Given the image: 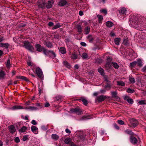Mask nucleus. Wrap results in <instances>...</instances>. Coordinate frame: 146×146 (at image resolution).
<instances>
[{
	"label": "nucleus",
	"mask_w": 146,
	"mask_h": 146,
	"mask_svg": "<svg viewBox=\"0 0 146 146\" xmlns=\"http://www.w3.org/2000/svg\"><path fill=\"white\" fill-rule=\"evenodd\" d=\"M84 34L86 35L88 34L90 31V28L89 27H85L84 30Z\"/></svg>",
	"instance_id": "nucleus-26"
},
{
	"label": "nucleus",
	"mask_w": 146,
	"mask_h": 146,
	"mask_svg": "<svg viewBox=\"0 0 146 146\" xmlns=\"http://www.w3.org/2000/svg\"><path fill=\"white\" fill-rule=\"evenodd\" d=\"M117 121L119 124L120 125H122L124 124V121L121 119L118 120Z\"/></svg>",
	"instance_id": "nucleus-51"
},
{
	"label": "nucleus",
	"mask_w": 146,
	"mask_h": 146,
	"mask_svg": "<svg viewBox=\"0 0 146 146\" xmlns=\"http://www.w3.org/2000/svg\"><path fill=\"white\" fill-rule=\"evenodd\" d=\"M14 140L16 143H19L20 142V139L19 137H16L15 138Z\"/></svg>",
	"instance_id": "nucleus-55"
},
{
	"label": "nucleus",
	"mask_w": 146,
	"mask_h": 146,
	"mask_svg": "<svg viewBox=\"0 0 146 146\" xmlns=\"http://www.w3.org/2000/svg\"><path fill=\"white\" fill-rule=\"evenodd\" d=\"M106 25L108 27H110L113 25V24L112 22L108 21L106 23Z\"/></svg>",
	"instance_id": "nucleus-28"
},
{
	"label": "nucleus",
	"mask_w": 146,
	"mask_h": 146,
	"mask_svg": "<svg viewBox=\"0 0 146 146\" xmlns=\"http://www.w3.org/2000/svg\"><path fill=\"white\" fill-rule=\"evenodd\" d=\"M10 131L11 133H14L15 131V127L13 125H11L9 127Z\"/></svg>",
	"instance_id": "nucleus-19"
},
{
	"label": "nucleus",
	"mask_w": 146,
	"mask_h": 146,
	"mask_svg": "<svg viewBox=\"0 0 146 146\" xmlns=\"http://www.w3.org/2000/svg\"><path fill=\"white\" fill-rule=\"evenodd\" d=\"M45 0H39L38 2V5L39 7L44 9L45 7Z\"/></svg>",
	"instance_id": "nucleus-3"
},
{
	"label": "nucleus",
	"mask_w": 146,
	"mask_h": 146,
	"mask_svg": "<svg viewBox=\"0 0 146 146\" xmlns=\"http://www.w3.org/2000/svg\"><path fill=\"white\" fill-rule=\"evenodd\" d=\"M101 12L103 13L105 15H106L107 14V11L106 9H104L101 10Z\"/></svg>",
	"instance_id": "nucleus-50"
},
{
	"label": "nucleus",
	"mask_w": 146,
	"mask_h": 146,
	"mask_svg": "<svg viewBox=\"0 0 146 146\" xmlns=\"http://www.w3.org/2000/svg\"><path fill=\"white\" fill-rule=\"evenodd\" d=\"M35 46L36 50L39 52L42 51L44 49V48L39 44H36Z\"/></svg>",
	"instance_id": "nucleus-12"
},
{
	"label": "nucleus",
	"mask_w": 146,
	"mask_h": 146,
	"mask_svg": "<svg viewBox=\"0 0 146 146\" xmlns=\"http://www.w3.org/2000/svg\"><path fill=\"white\" fill-rule=\"evenodd\" d=\"M23 47H25L26 49L31 52H33L34 51V48L31 45L30 43L28 41H24L23 42Z\"/></svg>",
	"instance_id": "nucleus-1"
},
{
	"label": "nucleus",
	"mask_w": 146,
	"mask_h": 146,
	"mask_svg": "<svg viewBox=\"0 0 146 146\" xmlns=\"http://www.w3.org/2000/svg\"><path fill=\"white\" fill-rule=\"evenodd\" d=\"M127 101L129 104H133V100L130 98H129L127 100Z\"/></svg>",
	"instance_id": "nucleus-49"
},
{
	"label": "nucleus",
	"mask_w": 146,
	"mask_h": 146,
	"mask_svg": "<svg viewBox=\"0 0 146 146\" xmlns=\"http://www.w3.org/2000/svg\"><path fill=\"white\" fill-rule=\"evenodd\" d=\"M100 62V60L99 58L96 59L95 60V63L97 64H99Z\"/></svg>",
	"instance_id": "nucleus-54"
},
{
	"label": "nucleus",
	"mask_w": 146,
	"mask_h": 146,
	"mask_svg": "<svg viewBox=\"0 0 146 146\" xmlns=\"http://www.w3.org/2000/svg\"><path fill=\"white\" fill-rule=\"evenodd\" d=\"M136 64H137V66L141 67L143 66L142 64V62L140 59H138L137 60V61H136Z\"/></svg>",
	"instance_id": "nucleus-31"
},
{
	"label": "nucleus",
	"mask_w": 146,
	"mask_h": 146,
	"mask_svg": "<svg viewBox=\"0 0 146 146\" xmlns=\"http://www.w3.org/2000/svg\"><path fill=\"white\" fill-rule=\"evenodd\" d=\"M99 94L100 92H95L93 94V96H97Z\"/></svg>",
	"instance_id": "nucleus-60"
},
{
	"label": "nucleus",
	"mask_w": 146,
	"mask_h": 146,
	"mask_svg": "<svg viewBox=\"0 0 146 146\" xmlns=\"http://www.w3.org/2000/svg\"><path fill=\"white\" fill-rule=\"evenodd\" d=\"M9 46V45L8 43H1L0 44V47H4L6 49L7 52H8V48Z\"/></svg>",
	"instance_id": "nucleus-10"
},
{
	"label": "nucleus",
	"mask_w": 146,
	"mask_h": 146,
	"mask_svg": "<svg viewBox=\"0 0 146 146\" xmlns=\"http://www.w3.org/2000/svg\"><path fill=\"white\" fill-rule=\"evenodd\" d=\"M114 127L117 129L118 130L119 129V127L116 123L114 124Z\"/></svg>",
	"instance_id": "nucleus-58"
},
{
	"label": "nucleus",
	"mask_w": 146,
	"mask_h": 146,
	"mask_svg": "<svg viewBox=\"0 0 146 146\" xmlns=\"http://www.w3.org/2000/svg\"><path fill=\"white\" fill-rule=\"evenodd\" d=\"M143 72H146V65L144 66L142 69Z\"/></svg>",
	"instance_id": "nucleus-61"
},
{
	"label": "nucleus",
	"mask_w": 146,
	"mask_h": 146,
	"mask_svg": "<svg viewBox=\"0 0 146 146\" xmlns=\"http://www.w3.org/2000/svg\"><path fill=\"white\" fill-rule=\"evenodd\" d=\"M45 44L47 47L49 48H52L53 47V45L49 42H45Z\"/></svg>",
	"instance_id": "nucleus-20"
},
{
	"label": "nucleus",
	"mask_w": 146,
	"mask_h": 146,
	"mask_svg": "<svg viewBox=\"0 0 146 146\" xmlns=\"http://www.w3.org/2000/svg\"><path fill=\"white\" fill-rule=\"evenodd\" d=\"M36 106H38L39 108H41L42 107L41 104L40 103H37L36 104Z\"/></svg>",
	"instance_id": "nucleus-57"
},
{
	"label": "nucleus",
	"mask_w": 146,
	"mask_h": 146,
	"mask_svg": "<svg viewBox=\"0 0 146 146\" xmlns=\"http://www.w3.org/2000/svg\"><path fill=\"white\" fill-rule=\"evenodd\" d=\"M50 104L48 102H47L45 104L44 106L45 107H47L50 106Z\"/></svg>",
	"instance_id": "nucleus-63"
},
{
	"label": "nucleus",
	"mask_w": 146,
	"mask_h": 146,
	"mask_svg": "<svg viewBox=\"0 0 146 146\" xmlns=\"http://www.w3.org/2000/svg\"><path fill=\"white\" fill-rule=\"evenodd\" d=\"M23 109H25V108L21 106L18 105L14 106L11 108V109L13 110Z\"/></svg>",
	"instance_id": "nucleus-17"
},
{
	"label": "nucleus",
	"mask_w": 146,
	"mask_h": 146,
	"mask_svg": "<svg viewBox=\"0 0 146 146\" xmlns=\"http://www.w3.org/2000/svg\"><path fill=\"white\" fill-rule=\"evenodd\" d=\"M126 92L128 93L131 94L134 93L135 92V91L133 89H131L130 88H128L126 90Z\"/></svg>",
	"instance_id": "nucleus-41"
},
{
	"label": "nucleus",
	"mask_w": 146,
	"mask_h": 146,
	"mask_svg": "<svg viewBox=\"0 0 146 146\" xmlns=\"http://www.w3.org/2000/svg\"><path fill=\"white\" fill-rule=\"evenodd\" d=\"M36 72L39 77L41 78L42 77L43 75L42 71L40 68H36Z\"/></svg>",
	"instance_id": "nucleus-6"
},
{
	"label": "nucleus",
	"mask_w": 146,
	"mask_h": 146,
	"mask_svg": "<svg viewBox=\"0 0 146 146\" xmlns=\"http://www.w3.org/2000/svg\"><path fill=\"white\" fill-rule=\"evenodd\" d=\"M28 139V136L27 135H24L23 138V141H25Z\"/></svg>",
	"instance_id": "nucleus-53"
},
{
	"label": "nucleus",
	"mask_w": 146,
	"mask_h": 146,
	"mask_svg": "<svg viewBox=\"0 0 146 146\" xmlns=\"http://www.w3.org/2000/svg\"><path fill=\"white\" fill-rule=\"evenodd\" d=\"M136 65V61H133L130 63V66L132 68L134 67Z\"/></svg>",
	"instance_id": "nucleus-44"
},
{
	"label": "nucleus",
	"mask_w": 146,
	"mask_h": 146,
	"mask_svg": "<svg viewBox=\"0 0 146 146\" xmlns=\"http://www.w3.org/2000/svg\"><path fill=\"white\" fill-rule=\"evenodd\" d=\"M31 123L34 125H36L37 124L36 122L34 120H33L32 121Z\"/></svg>",
	"instance_id": "nucleus-59"
},
{
	"label": "nucleus",
	"mask_w": 146,
	"mask_h": 146,
	"mask_svg": "<svg viewBox=\"0 0 146 146\" xmlns=\"http://www.w3.org/2000/svg\"><path fill=\"white\" fill-rule=\"evenodd\" d=\"M107 98V97L106 96L101 95V102Z\"/></svg>",
	"instance_id": "nucleus-52"
},
{
	"label": "nucleus",
	"mask_w": 146,
	"mask_h": 146,
	"mask_svg": "<svg viewBox=\"0 0 146 146\" xmlns=\"http://www.w3.org/2000/svg\"><path fill=\"white\" fill-rule=\"evenodd\" d=\"M32 131L35 134H37L38 133V128L35 126H32L31 127Z\"/></svg>",
	"instance_id": "nucleus-18"
},
{
	"label": "nucleus",
	"mask_w": 146,
	"mask_h": 146,
	"mask_svg": "<svg viewBox=\"0 0 146 146\" xmlns=\"http://www.w3.org/2000/svg\"><path fill=\"white\" fill-rule=\"evenodd\" d=\"M43 52L44 54L50 57L54 58L56 56V54L53 51H47L44 50Z\"/></svg>",
	"instance_id": "nucleus-2"
},
{
	"label": "nucleus",
	"mask_w": 146,
	"mask_h": 146,
	"mask_svg": "<svg viewBox=\"0 0 146 146\" xmlns=\"http://www.w3.org/2000/svg\"><path fill=\"white\" fill-rule=\"evenodd\" d=\"M67 2L65 0H60L58 3V5L60 7L66 5Z\"/></svg>",
	"instance_id": "nucleus-13"
},
{
	"label": "nucleus",
	"mask_w": 146,
	"mask_h": 146,
	"mask_svg": "<svg viewBox=\"0 0 146 146\" xmlns=\"http://www.w3.org/2000/svg\"><path fill=\"white\" fill-rule=\"evenodd\" d=\"M51 138L55 140H57L59 138V136L56 134H52L51 135Z\"/></svg>",
	"instance_id": "nucleus-21"
},
{
	"label": "nucleus",
	"mask_w": 146,
	"mask_h": 146,
	"mask_svg": "<svg viewBox=\"0 0 146 146\" xmlns=\"http://www.w3.org/2000/svg\"><path fill=\"white\" fill-rule=\"evenodd\" d=\"M77 55L75 52L73 53L71 56V58L73 59H76L77 58Z\"/></svg>",
	"instance_id": "nucleus-37"
},
{
	"label": "nucleus",
	"mask_w": 146,
	"mask_h": 146,
	"mask_svg": "<svg viewBox=\"0 0 146 146\" xmlns=\"http://www.w3.org/2000/svg\"><path fill=\"white\" fill-rule=\"evenodd\" d=\"M5 75V74L3 71L0 70V79H3Z\"/></svg>",
	"instance_id": "nucleus-34"
},
{
	"label": "nucleus",
	"mask_w": 146,
	"mask_h": 146,
	"mask_svg": "<svg viewBox=\"0 0 146 146\" xmlns=\"http://www.w3.org/2000/svg\"><path fill=\"white\" fill-rule=\"evenodd\" d=\"M70 110L71 112L72 113H76L78 115H80L81 114V111L78 108L72 109Z\"/></svg>",
	"instance_id": "nucleus-9"
},
{
	"label": "nucleus",
	"mask_w": 146,
	"mask_h": 146,
	"mask_svg": "<svg viewBox=\"0 0 146 146\" xmlns=\"http://www.w3.org/2000/svg\"><path fill=\"white\" fill-rule=\"evenodd\" d=\"M129 121L131 125L133 127H136L138 124V121L134 118H130Z\"/></svg>",
	"instance_id": "nucleus-4"
},
{
	"label": "nucleus",
	"mask_w": 146,
	"mask_h": 146,
	"mask_svg": "<svg viewBox=\"0 0 146 146\" xmlns=\"http://www.w3.org/2000/svg\"><path fill=\"white\" fill-rule=\"evenodd\" d=\"M27 130V127L25 126H23L19 129V131L20 133H24Z\"/></svg>",
	"instance_id": "nucleus-16"
},
{
	"label": "nucleus",
	"mask_w": 146,
	"mask_h": 146,
	"mask_svg": "<svg viewBox=\"0 0 146 146\" xmlns=\"http://www.w3.org/2000/svg\"><path fill=\"white\" fill-rule=\"evenodd\" d=\"M77 31L79 34H80L82 33V28L81 25H78L76 27Z\"/></svg>",
	"instance_id": "nucleus-24"
},
{
	"label": "nucleus",
	"mask_w": 146,
	"mask_h": 146,
	"mask_svg": "<svg viewBox=\"0 0 146 146\" xmlns=\"http://www.w3.org/2000/svg\"><path fill=\"white\" fill-rule=\"evenodd\" d=\"M138 103L139 105L146 104V101L145 100L139 101Z\"/></svg>",
	"instance_id": "nucleus-40"
},
{
	"label": "nucleus",
	"mask_w": 146,
	"mask_h": 146,
	"mask_svg": "<svg viewBox=\"0 0 146 146\" xmlns=\"http://www.w3.org/2000/svg\"><path fill=\"white\" fill-rule=\"evenodd\" d=\"M108 82V84L105 86L106 89L108 90L110 89L111 86V84H110V82Z\"/></svg>",
	"instance_id": "nucleus-48"
},
{
	"label": "nucleus",
	"mask_w": 146,
	"mask_h": 146,
	"mask_svg": "<svg viewBox=\"0 0 146 146\" xmlns=\"http://www.w3.org/2000/svg\"><path fill=\"white\" fill-rule=\"evenodd\" d=\"M65 131L67 133H71V131L68 129H66L65 130Z\"/></svg>",
	"instance_id": "nucleus-62"
},
{
	"label": "nucleus",
	"mask_w": 146,
	"mask_h": 146,
	"mask_svg": "<svg viewBox=\"0 0 146 146\" xmlns=\"http://www.w3.org/2000/svg\"><path fill=\"white\" fill-rule=\"evenodd\" d=\"M117 85L119 86H125V83L123 81L120 80L117 81Z\"/></svg>",
	"instance_id": "nucleus-25"
},
{
	"label": "nucleus",
	"mask_w": 146,
	"mask_h": 146,
	"mask_svg": "<svg viewBox=\"0 0 146 146\" xmlns=\"http://www.w3.org/2000/svg\"><path fill=\"white\" fill-rule=\"evenodd\" d=\"M112 96L115 98H116L117 97V92L116 91L111 92Z\"/></svg>",
	"instance_id": "nucleus-38"
},
{
	"label": "nucleus",
	"mask_w": 146,
	"mask_h": 146,
	"mask_svg": "<svg viewBox=\"0 0 146 146\" xmlns=\"http://www.w3.org/2000/svg\"><path fill=\"white\" fill-rule=\"evenodd\" d=\"M58 49L60 52L62 54H64L66 53V49L64 47H60Z\"/></svg>",
	"instance_id": "nucleus-15"
},
{
	"label": "nucleus",
	"mask_w": 146,
	"mask_h": 146,
	"mask_svg": "<svg viewBox=\"0 0 146 146\" xmlns=\"http://www.w3.org/2000/svg\"><path fill=\"white\" fill-rule=\"evenodd\" d=\"M127 12L126 9L124 7L121 8L120 12V13L122 14H126Z\"/></svg>",
	"instance_id": "nucleus-30"
},
{
	"label": "nucleus",
	"mask_w": 146,
	"mask_h": 146,
	"mask_svg": "<svg viewBox=\"0 0 146 146\" xmlns=\"http://www.w3.org/2000/svg\"><path fill=\"white\" fill-rule=\"evenodd\" d=\"M130 140L131 142L133 144H136L137 143V140L135 137L133 136H131L130 137Z\"/></svg>",
	"instance_id": "nucleus-11"
},
{
	"label": "nucleus",
	"mask_w": 146,
	"mask_h": 146,
	"mask_svg": "<svg viewBox=\"0 0 146 146\" xmlns=\"http://www.w3.org/2000/svg\"><path fill=\"white\" fill-rule=\"evenodd\" d=\"M71 140L70 138L67 137L65 139L64 142L66 144L70 145Z\"/></svg>",
	"instance_id": "nucleus-33"
},
{
	"label": "nucleus",
	"mask_w": 146,
	"mask_h": 146,
	"mask_svg": "<svg viewBox=\"0 0 146 146\" xmlns=\"http://www.w3.org/2000/svg\"><path fill=\"white\" fill-rule=\"evenodd\" d=\"M17 78L18 79H20L22 80H25L26 81H28L29 80L28 79L25 77L21 76H18L17 77Z\"/></svg>",
	"instance_id": "nucleus-23"
},
{
	"label": "nucleus",
	"mask_w": 146,
	"mask_h": 146,
	"mask_svg": "<svg viewBox=\"0 0 146 146\" xmlns=\"http://www.w3.org/2000/svg\"><path fill=\"white\" fill-rule=\"evenodd\" d=\"M129 80L132 83H134L135 82V79L133 77H130L129 78Z\"/></svg>",
	"instance_id": "nucleus-47"
},
{
	"label": "nucleus",
	"mask_w": 146,
	"mask_h": 146,
	"mask_svg": "<svg viewBox=\"0 0 146 146\" xmlns=\"http://www.w3.org/2000/svg\"><path fill=\"white\" fill-rule=\"evenodd\" d=\"M81 57L83 59H85L88 58L89 56L87 53L84 52L82 53Z\"/></svg>",
	"instance_id": "nucleus-32"
},
{
	"label": "nucleus",
	"mask_w": 146,
	"mask_h": 146,
	"mask_svg": "<svg viewBox=\"0 0 146 146\" xmlns=\"http://www.w3.org/2000/svg\"><path fill=\"white\" fill-rule=\"evenodd\" d=\"M79 100H81L83 102V104L85 105H87L88 104V102L87 100L85 98H82L81 99Z\"/></svg>",
	"instance_id": "nucleus-36"
},
{
	"label": "nucleus",
	"mask_w": 146,
	"mask_h": 146,
	"mask_svg": "<svg viewBox=\"0 0 146 146\" xmlns=\"http://www.w3.org/2000/svg\"><path fill=\"white\" fill-rule=\"evenodd\" d=\"M6 65V67L8 68H10L11 65L10 64V60L9 59L7 60Z\"/></svg>",
	"instance_id": "nucleus-42"
},
{
	"label": "nucleus",
	"mask_w": 146,
	"mask_h": 146,
	"mask_svg": "<svg viewBox=\"0 0 146 146\" xmlns=\"http://www.w3.org/2000/svg\"><path fill=\"white\" fill-rule=\"evenodd\" d=\"M80 45L83 46L85 47L87 46V44H86L84 42H81L80 43Z\"/></svg>",
	"instance_id": "nucleus-56"
},
{
	"label": "nucleus",
	"mask_w": 146,
	"mask_h": 146,
	"mask_svg": "<svg viewBox=\"0 0 146 146\" xmlns=\"http://www.w3.org/2000/svg\"><path fill=\"white\" fill-rule=\"evenodd\" d=\"M111 58H107L106 66L108 68H110L111 67Z\"/></svg>",
	"instance_id": "nucleus-7"
},
{
	"label": "nucleus",
	"mask_w": 146,
	"mask_h": 146,
	"mask_svg": "<svg viewBox=\"0 0 146 146\" xmlns=\"http://www.w3.org/2000/svg\"><path fill=\"white\" fill-rule=\"evenodd\" d=\"M48 25L49 26L51 27L54 25V23L52 22H50L48 23Z\"/></svg>",
	"instance_id": "nucleus-64"
},
{
	"label": "nucleus",
	"mask_w": 146,
	"mask_h": 146,
	"mask_svg": "<svg viewBox=\"0 0 146 146\" xmlns=\"http://www.w3.org/2000/svg\"><path fill=\"white\" fill-rule=\"evenodd\" d=\"M95 102H100V96H97L95 99Z\"/></svg>",
	"instance_id": "nucleus-46"
},
{
	"label": "nucleus",
	"mask_w": 146,
	"mask_h": 146,
	"mask_svg": "<svg viewBox=\"0 0 146 146\" xmlns=\"http://www.w3.org/2000/svg\"><path fill=\"white\" fill-rule=\"evenodd\" d=\"M121 40V39L120 38H115L114 39V42L117 45H119V42H120V41Z\"/></svg>",
	"instance_id": "nucleus-29"
},
{
	"label": "nucleus",
	"mask_w": 146,
	"mask_h": 146,
	"mask_svg": "<svg viewBox=\"0 0 146 146\" xmlns=\"http://www.w3.org/2000/svg\"><path fill=\"white\" fill-rule=\"evenodd\" d=\"M63 65L67 68H70L71 67L70 64L66 61H64L63 62Z\"/></svg>",
	"instance_id": "nucleus-22"
},
{
	"label": "nucleus",
	"mask_w": 146,
	"mask_h": 146,
	"mask_svg": "<svg viewBox=\"0 0 146 146\" xmlns=\"http://www.w3.org/2000/svg\"><path fill=\"white\" fill-rule=\"evenodd\" d=\"M53 3V1L52 0H49L47 4L46 5V7L47 9H50L51 8L52 6Z\"/></svg>",
	"instance_id": "nucleus-14"
},
{
	"label": "nucleus",
	"mask_w": 146,
	"mask_h": 146,
	"mask_svg": "<svg viewBox=\"0 0 146 146\" xmlns=\"http://www.w3.org/2000/svg\"><path fill=\"white\" fill-rule=\"evenodd\" d=\"M101 75L102 76L104 80L107 82H110L108 78V76L105 74L104 70L101 68Z\"/></svg>",
	"instance_id": "nucleus-5"
},
{
	"label": "nucleus",
	"mask_w": 146,
	"mask_h": 146,
	"mask_svg": "<svg viewBox=\"0 0 146 146\" xmlns=\"http://www.w3.org/2000/svg\"><path fill=\"white\" fill-rule=\"evenodd\" d=\"M134 20L132 21V23L131 24L132 25L133 27H136V26H137L138 24V19L137 18V19H135V18H136V17L134 16L133 17Z\"/></svg>",
	"instance_id": "nucleus-8"
},
{
	"label": "nucleus",
	"mask_w": 146,
	"mask_h": 146,
	"mask_svg": "<svg viewBox=\"0 0 146 146\" xmlns=\"http://www.w3.org/2000/svg\"><path fill=\"white\" fill-rule=\"evenodd\" d=\"M36 108L34 107H30L29 108H25V109H29L31 110H37Z\"/></svg>",
	"instance_id": "nucleus-43"
},
{
	"label": "nucleus",
	"mask_w": 146,
	"mask_h": 146,
	"mask_svg": "<svg viewBox=\"0 0 146 146\" xmlns=\"http://www.w3.org/2000/svg\"><path fill=\"white\" fill-rule=\"evenodd\" d=\"M87 38L89 41L90 43L92 42L94 39V38L92 37V36L90 35H88L87 37Z\"/></svg>",
	"instance_id": "nucleus-27"
},
{
	"label": "nucleus",
	"mask_w": 146,
	"mask_h": 146,
	"mask_svg": "<svg viewBox=\"0 0 146 146\" xmlns=\"http://www.w3.org/2000/svg\"><path fill=\"white\" fill-rule=\"evenodd\" d=\"M61 27V25L59 23H57L56 25H54L52 28L53 29H58Z\"/></svg>",
	"instance_id": "nucleus-35"
},
{
	"label": "nucleus",
	"mask_w": 146,
	"mask_h": 146,
	"mask_svg": "<svg viewBox=\"0 0 146 146\" xmlns=\"http://www.w3.org/2000/svg\"><path fill=\"white\" fill-rule=\"evenodd\" d=\"M112 64L114 68H115V69L118 68L119 67V66L117 63L114 62H112Z\"/></svg>",
	"instance_id": "nucleus-45"
},
{
	"label": "nucleus",
	"mask_w": 146,
	"mask_h": 146,
	"mask_svg": "<svg viewBox=\"0 0 146 146\" xmlns=\"http://www.w3.org/2000/svg\"><path fill=\"white\" fill-rule=\"evenodd\" d=\"M55 100L57 101L61 100L62 99V97L60 95L56 96L55 98Z\"/></svg>",
	"instance_id": "nucleus-39"
}]
</instances>
